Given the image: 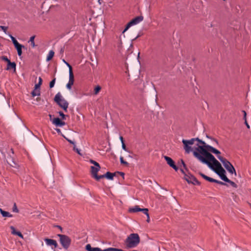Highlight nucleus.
Wrapping results in <instances>:
<instances>
[{
    "mask_svg": "<svg viewBox=\"0 0 251 251\" xmlns=\"http://www.w3.org/2000/svg\"><path fill=\"white\" fill-rule=\"evenodd\" d=\"M120 139L122 143H123V142H124L123 137L122 136L120 137Z\"/></svg>",
    "mask_w": 251,
    "mask_h": 251,
    "instance_id": "obj_42",
    "label": "nucleus"
},
{
    "mask_svg": "<svg viewBox=\"0 0 251 251\" xmlns=\"http://www.w3.org/2000/svg\"><path fill=\"white\" fill-rule=\"evenodd\" d=\"M56 131H57V132H60V129H56Z\"/></svg>",
    "mask_w": 251,
    "mask_h": 251,
    "instance_id": "obj_45",
    "label": "nucleus"
},
{
    "mask_svg": "<svg viewBox=\"0 0 251 251\" xmlns=\"http://www.w3.org/2000/svg\"><path fill=\"white\" fill-rule=\"evenodd\" d=\"M0 28L5 33L7 34V30L8 27L5 26H0Z\"/></svg>",
    "mask_w": 251,
    "mask_h": 251,
    "instance_id": "obj_31",
    "label": "nucleus"
},
{
    "mask_svg": "<svg viewBox=\"0 0 251 251\" xmlns=\"http://www.w3.org/2000/svg\"><path fill=\"white\" fill-rule=\"evenodd\" d=\"M1 59L6 62H7V63H8L9 62H10V60L8 59V58L5 56H3L1 57Z\"/></svg>",
    "mask_w": 251,
    "mask_h": 251,
    "instance_id": "obj_33",
    "label": "nucleus"
},
{
    "mask_svg": "<svg viewBox=\"0 0 251 251\" xmlns=\"http://www.w3.org/2000/svg\"><path fill=\"white\" fill-rule=\"evenodd\" d=\"M164 158L165 159V160L166 161L167 164L171 167H172L174 169H175L176 171H177V167L176 166V165L175 164V162L173 160V159L168 157V156H165L164 157Z\"/></svg>",
    "mask_w": 251,
    "mask_h": 251,
    "instance_id": "obj_15",
    "label": "nucleus"
},
{
    "mask_svg": "<svg viewBox=\"0 0 251 251\" xmlns=\"http://www.w3.org/2000/svg\"><path fill=\"white\" fill-rule=\"evenodd\" d=\"M217 158L220 161L223 163L224 166L227 170V171L231 174H234L235 176H236V171L232 166V165L226 158L221 156L220 154H216Z\"/></svg>",
    "mask_w": 251,
    "mask_h": 251,
    "instance_id": "obj_5",
    "label": "nucleus"
},
{
    "mask_svg": "<svg viewBox=\"0 0 251 251\" xmlns=\"http://www.w3.org/2000/svg\"><path fill=\"white\" fill-rule=\"evenodd\" d=\"M203 152L206 158L200 157V159L201 160V162L207 165L210 169L220 176L223 180L226 182L229 181V179L225 175L226 171L222 167L220 163L211 153H207L205 151Z\"/></svg>",
    "mask_w": 251,
    "mask_h": 251,
    "instance_id": "obj_2",
    "label": "nucleus"
},
{
    "mask_svg": "<svg viewBox=\"0 0 251 251\" xmlns=\"http://www.w3.org/2000/svg\"><path fill=\"white\" fill-rule=\"evenodd\" d=\"M122 149L125 150V151H127V149L126 148V146L125 145V144L124 143V142H123V143H122Z\"/></svg>",
    "mask_w": 251,
    "mask_h": 251,
    "instance_id": "obj_38",
    "label": "nucleus"
},
{
    "mask_svg": "<svg viewBox=\"0 0 251 251\" xmlns=\"http://www.w3.org/2000/svg\"><path fill=\"white\" fill-rule=\"evenodd\" d=\"M200 175L204 178L205 179V180L209 181V182H215V183H218V184H221V185H225L226 184L222 181H219V180H217L216 179H213L211 177H210L209 176H207L204 175L202 173H200Z\"/></svg>",
    "mask_w": 251,
    "mask_h": 251,
    "instance_id": "obj_12",
    "label": "nucleus"
},
{
    "mask_svg": "<svg viewBox=\"0 0 251 251\" xmlns=\"http://www.w3.org/2000/svg\"><path fill=\"white\" fill-rule=\"evenodd\" d=\"M54 101L65 111L67 112L68 102L58 93L54 97Z\"/></svg>",
    "mask_w": 251,
    "mask_h": 251,
    "instance_id": "obj_6",
    "label": "nucleus"
},
{
    "mask_svg": "<svg viewBox=\"0 0 251 251\" xmlns=\"http://www.w3.org/2000/svg\"><path fill=\"white\" fill-rule=\"evenodd\" d=\"M90 162L94 165L93 166L91 167V173L92 177L97 180H99L100 179L104 177L103 175L98 176L97 175L98 172L100 169L99 164L93 160H90Z\"/></svg>",
    "mask_w": 251,
    "mask_h": 251,
    "instance_id": "obj_4",
    "label": "nucleus"
},
{
    "mask_svg": "<svg viewBox=\"0 0 251 251\" xmlns=\"http://www.w3.org/2000/svg\"><path fill=\"white\" fill-rule=\"evenodd\" d=\"M100 0H99V1H100Z\"/></svg>",
    "mask_w": 251,
    "mask_h": 251,
    "instance_id": "obj_46",
    "label": "nucleus"
},
{
    "mask_svg": "<svg viewBox=\"0 0 251 251\" xmlns=\"http://www.w3.org/2000/svg\"><path fill=\"white\" fill-rule=\"evenodd\" d=\"M58 236L60 237V241L62 246L64 248H68L71 243L70 239L64 235L59 234Z\"/></svg>",
    "mask_w": 251,
    "mask_h": 251,
    "instance_id": "obj_8",
    "label": "nucleus"
},
{
    "mask_svg": "<svg viewBox=\"0 0 251 251\" xmlns=\"http://www.w3.org/2000/svg\"><path fill=\"white\" fill-rule=\"evenodd\" d=\"M130 212H137L139 211H142L145 214H147V211H149L147 208H140L138 206L136 205L129 209Z\"/></svg>",
    "mask_w": 251,
    "mask_h": 251,
    "instance_id": "obj_13",
    "label": "nucleus"
},
{
    "mask_svg": "<svg viewBox=\"0 0 251 251\" xmlns=\"http://www.w3.org/2000/svg\"><path fill=\"white\" fill-rule=\"evenodd\" d=\"M104 177H106L107 178L109 179H112L114 176V175L113 174L110 173V172H107L105 175H103Z\"/></svg>",
    "mask_w": 251,
    "mask_h": 251,
    "instance_id": "obj_22",
    "label": "nucleus"
},
{
    "mask_svg": "<svg viewBox=\"0 0 251 251\" xmlns=\"http://www.w3.org/2000/svg\"><path fill=\"white\" fill-rule=\"evenodd\" d=\"M16 64L14 62H9L7 63V70H9L10 69H13L15 71L16 70Z\"/></svg>",
    "mask_w": 251,
    "mask_h": 251,
    "instance_id": "obj_20",
    "label": "nucleus"
},
{
    "mask_svg": "<svg viewBox=\"0 0 251 251\" xmlns=\"http://www.w3.org/2000/svg\"><path fill=\"white\" fill-rule=\"evenodd\" d=\"M131 26V25H130V24L128 23L126 25V26L125 27V28L124 29V30L122 32V33L124 34L125 33L130 27Z\"/></svg>",
    "mask_w": 251,
    "mask_h": 251,
    "instance_id": "obj_28",
    "label": "nucleus"
},
{
    "mask_svg": "<svg viewBox=\"0 0 251 251\" xmlns=\"http://www.w3.org/2000/svg\"><path fill=\"white\" fill-rule=\"evenodd\" d=\"M49 116L50 117V120L52 121V124L55 126L62 127L65 125V123L62 121L59 118H55L53 119H51V115H49Z\"/></svg>",
    "mask_w": 251,
    "mask_h": 251,
    "instance_id": "obj_10",
    "label": "nucleus"
},
{
    "mask_svg": "<svg viewBox=\"0 0 251 251\" xmlns=\"http://www.w3.org/2000/svg\"><path fill=\"white\" fill-rule=\"evenodd\" d=\"M9 36L11 39L14 45L17 50L18 55L21 56L22 54V48L24 47V46L19 44L17 40L13 36L10 34H9Z\"/></svg>",
    "mask_w": 251,
    "mask_h": 251,
    "instance_id": "obj_7",
    "label": "nucleus"
},
{
    "mask_svg": "<svg viewBox=\"0 0 251 251\" xmlns=\"http://www.w3.org/2000/svg\"><path fill=\"white\" fill-rule=\"evenodd\" d=\"M182 142L185 152L187 153L193 152L194 156L201 162L200 157L206 158L203 151L207 153L211 152L215 154H221L219 151L198 138H192L190 140L183 139Z\"/></svg>",
    "mask_w": 251,
    "mask_h": 251,
    "instance_id": "obj_1",
    "label": "nucleus"
},
{
    "mask_svg": "<svg viewBox=\"0 0 251 251\" xmlns=\"http://www.w3.org/2000/svg\"><path fill=\"white\" fill-rule=\"evenodd\" d=\"M102 251H122V250L114 248H108L102 250Z\"/></svg>",
    "mask_w": 251,
    "mask_h": 251,
    "instance_id": "obj_23",
    "label": "nucleus"
},
{
    "mask_svg": "<svg viewBox=\"0 0 251 251\" xmlns=\"http://www.w3.org/2000/svg\"><path fill=\"white\" fill-rule=\"evenodd\" d=\"M13 211L15 212H17V213L19 212V210H18L15 203L14 204V207L13 208Z\"/></svg>",
    "mask_w": 251,
    "mask_h": 251,
    "instance_id": "obj_35",
    "label": "nucleus"
},
{
    "mask_svg": "<svg viewBox=\"0 0 251 251\" xmlns=\"http://www.w3.org/2000/svg\"><path fill=\"white\" fill-rule=\"evenodd\" d=\"M74 83V76L73 72V70L70 69V72H69V80L68 83L66 85V87L68 89L71 90L72 89V87Z\"/></svg>",
    "mask_w": 251,
    "mask_h": 251,
    "instance_id": "obj_11",
    "label": "nucleus"
},
{
    "mask_svg": "<svg viewBox=\"0 0 251 251\" xmlns=\"http://www.w3.org/2000/svg\"><path fill=\"white\" fill-rule=\"evenodd\" d=\"M210 139L211 140L212 144H213V146H219V142L217 141V140H216V139H214V138H211Z\"/></svg>",
    "mask_w": 251,
    "mask_h": 251,
    "instance_id": "obj_24",
    "label": "nucleus"
},
{
    "mask_svg": "<svg viewBox=\"0 0 251 251\" xmlns=\"http://www.w3.org/2000/svg\"><path fill=\"white\" fill-rule=\"evenodd\" d=\"M74 150H75V151H77V152L78 154H80L79 151L77 149H75V147H74Z\"/></svg>",
    "mask_w": 251,
    "mask_h": 251,
    "instance_id": "obj_44",
    "label": "nucleus"
},
{
    "mask_svg": "<svg viewBox=\"0 0 251 251\" xmlns=\"http://www.w3.org/2000/svg\"><path fill=\"white\" fill-rule=\"evenodd\" d=\"M59 115L61 117L62 119H63V120L65 119V116H66L65 115V114L63 112H59Z\"/></svg>",
    "mask_w": 251,
    "mask_h": 251,
    "instance_id": "obj_36",
    "label": "nucleus"
},
{
    "mask_svg": "<svg viewBox=\"0 0 251 251\" xmlns=\"http://www.w3.org/2000/svg\"><path fill=\"white\" fill-rule=\"evenodd\" d=\"M147 216V222L149 223L150 221V216H149V212L148 211H147V214H146Z\"/></svg>",
    "mask_w": 251,
    "mask_h": 251,
    "instance_id": "obj_40",
    "label": "nucleus"
},
{
    "mask_svg": "<svg viewBox=\"0 0 251 251\" xmlns=\"http://www.w3.org/2000/svg\"><path fill=\"white\" fill-rule=\"evenodd\" d=\"M101 90V87L100 86H96L94 89V94L95 95H97L100 90Z\"/></svg>",
    "mask_w": 251,
    "mask_h": 251,
    "instance_id": "obj_27",
    "label": "nucleus"
},
{
    "mask_svg": "<svg viewBox=\"0 0 251 251\" xmlns=\"http://www.w3.org/2000/svg\"><path fill=\"white\" fill-rule=\"evenodd\" d=\"M140 242V238L136 233L130 234L126 238L125 244L127 248H132L136 247Z\"/></svg>",
    "mask_w": 251,
    "mask_h": 251,
    "instance_id": "obj_3",
    "label": "nucleus"
},
{
    "mask_svg": "<svg viewBox=\"0 0 251 251\" xmlns=\"http://www.w3.org/2000/svg\"><path fill=\"white\" fill-rule=\"evenodd\" d=\"M68 141L71 144H74V142L71 140L67 139Z\"/></svg>",
    "mask_w": 251,
    "mask_h": 251,
    "instance_id": "obj_43",
    "label": "nucleus"
},
{
    "mask_svg": "<svg viewBox=\"0 0 251 251\" xmlns=\"http://www.w3.org/2000/svg\"><path fill=\"white\" fill-rule=\"evenodd\" d=\"M32 95L33 97L39 96L40 95L39 90L34 89L33 91L32 92Z\"/></svg>",
    "mask_w": 251,
    "mask_h": 251,
    "instance_id": "obj_26",
    "label": "nucleus"
},
{
    "mask_svg": "<svg viewBox=\"0 0 251 251\" xmlns=\"http://www.w3.org/2000/svg\"><path fill=\"white\" fill-rule=\"evenodd\" d=\"M227 182L229 183L230 184V185L232 187H233L234 188H237V184L235 182H233V181H231L230 180H229V181H227Z\"/></svg>",
    "mask_w": 251,
    "mask_h": 251,
    "instance_id": "obj_32",
    "label": "nucleus"
},
{
    "mask_svg": "<svg viewBox=\"0 0 251 251\" xmlns=\"http://www.w3.org/2000/svg\"><path fill=\"white\" fill-rule=\"evenodd\" d=\"M34 39H35V36H32L30 37L29 39V42L31 43V46L34 48L35 46V43H34Z\"/></svg>",
    "mask_w": 251,
    "mask_h": 251,
    "instance_id": "obj_25",
    "label": "nucleus"
},
{
    "mask_svg": "<svg viewBox=\"0 0 251 251\" xmlns=\"http://www.w3.org/2000/svg\"><path fill=\"white\" fill-rule=\"evenodd\" d=\"M41 85H40L39 83H37V84H35V89L39 90V88H40Z\"/></svg>",
    "mask_w": 251,
    "mask_h": 251,
    "instance_id": "obj_39",
    "label": "nucleus"
},
{
    "mask_svg": "<svg viewBox=\"0 0 251 251\" xmlns=\"http://www.w3.org/2000/svg\"><path fill=\"white\" fill-rule=\"evenodd\" d=\"M0 212L3 217H12V215L9 212L5 211L3 210L2 209H0Z\"/></svg>",
    "mask_w": 251,
    "mask_h": 251,
    "instance_id": "obj_19",
    "label": "nucleus"
},
{
    "mask_svg": "<svg viewBox=\"0 0 251 251\" xmlns=\"http://www.w3.org/2000/svg\"><path fill=\"white\" fill-rule=\"evenodd\" d=\"M184 179L189 183H193L194 184H199L198 180L192 175H185Z\"/></svg>",
    "mask_w": 251,
    "mask_h": 251,
    "instance_id": "obj_9",
    "label": "nucleus"
},
{
    "mask_svg": "<svg viewBox=\"0 0 251 251\" xmlns=\"http://www.w3.org/2000/svg\"><path fill=\"white\" fill-rule=\"evenodd\" d=\"M63 61L69 67V72H70V69H71V70H73L72 66L67 62H66L64 59L63 60Z\"/></svg>",
    "mask_w": 251,
    "mask_h": 251,
    "instance_id": "obj_34",
    "label": "nucleus"
},
{
    "mask_svg": "<svg viewBox=\"0 0 251 251\" xmlns=\"http://www.w3.org/2000/svg\"><path fill=\"white\" fill-rule=\"evenodd\" d=\"M54 55V52L53 50H50L47 55V61H50L53 57Z\"/></svg>",
    "mask_w": 251,
    "mask_h": 251,
    "instance_id": "obj_21",
    "label": "nucleus"
},
{
    "mask_svg": "<svg viewBox=\"0 0 251 251\" xmlns=\"http://www.w3.org/2000/svg\"><path fill=\"white\" fill-rule=\"evenodd\" d=\"M10 229L11 230V234H12L17 235V236H18L19 237H20V238H21L22 239L24 238V236L22 235V234L21 233V232L17 231L16 230V228L14 226H11L10 227Z\"/></svg>",
    "mask_w": 251,
    "mask_h": 251,
    "instance_id": "obj_17",
    "label": "nucleus"
},
{
    "mask_svg": "<svg viewBox=\"0 0 251 251\" xmlns=\"http://www.w3.org/2000/svg\"><path fill=\"white\" fill-rule=\"evenodd\" d=\"M143 19L144 18L142 16H137L130 21L129 23L131 26H132L142 22L143 20Z\"/></svg>",
    "mask_w": 251,
    "mask_h": 251,
    "instance_id": "obj_16",
    "label": "nucleus"
},
{
    "mask_svg": "<svg viewBox=\"0 0 251 251\" xmlns=\"http://www.w3.org/2000/svg\"><path fill=\"white\" fill-rule=\"evenodd\" d=\"M120 161H121V163L122 164H126V165L127 164V163L124 160V159H123V157H120Z\"/></svg>",
    "mask_w": 251,
    "mask_h": 251,
    "instance_id": "obj_37",
    "label": "nucleus"
},
{
    "mask_svg": "<svg viewBox=\"0 0 251 251\" xmlns=\"http://www.w3.org/2000/svg\"><path fill=\"white\" fill-rule=\"evenodd\" d=\"M39 84H40V85L42 84V79L41 77H39V82H38Z\"/></svg>",
    "mask_w": 251,
    "mask_h": 251,
    "instance_id": "obj_41",
    "label": "nucleus"
},
{
    "mask_svg": "<svg viewBox=\"0 0 251 251\" xmlns=\"http://www.w3.org/2000/svg\"><path fill=\"white\" fill-rule=\"evenodd\" d=\"M55 82V78H54L50 83V88H52L53 87H54Z\"/></svg>",
    "mask_w": 251,
    "mask_h": 251,
    "instance_id": "obj_30",
    "label": "nucleus"
},
{
    "mask_svg": "<svg viewBox=\"0 0 251 251\" xmlns=\"http://www.w3.org/2000/svg\"><path fill=\"white\" fill-rule=\"evenodd\" d=\"M45 241L48 246H51V248L55 249L57 247V244L55 240L48 238L45 239Z\"/></svg>",
    "mask_w": 251,
    "mask_h": 251,
    "instance_id": "obj_14",
    "label": "nucleus"
},
{
    "mask_svg": "<svg viewBox=\"0 0 251 251\" xmlns=\"http://www.w3.org/2000/svg\"><path fill=\"white\" fill-rule=\"evenodd\" d=\"M243 112L244 113V118L245 120L246 125H247V126L248 128H250V126L248 125V124L247 123V120H246V115H247L246 112L245 111H243Z\"/></svg>",
    "mask_w": 251,
    "mask_h": 251,
    "instance_id": "obj_29",
    "label": "nucleus"
},
{
    "mask_svg": "<svg viewBox=\"0 0 251 251\" xmlns=\"http://www.w3.org/2000/svg\"><path fill=\"white\" fill-rule=\"evenodd\" d=\"M85 249L88 251H102V250L99 248H92L90 244L86 245Z\"/></svg>",
    "mask_w": 251,
    "mask_h": 251,
    "instance_id": "obj_18",
    "label": "nucleus"
}]
</instances>
